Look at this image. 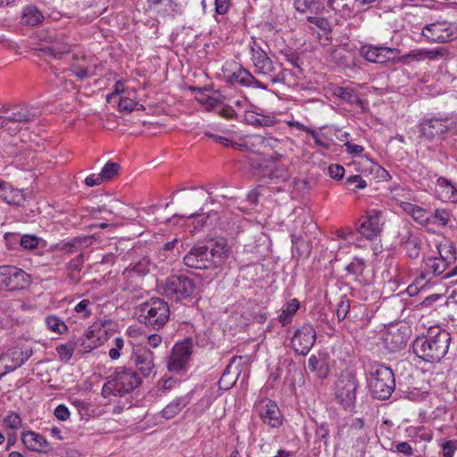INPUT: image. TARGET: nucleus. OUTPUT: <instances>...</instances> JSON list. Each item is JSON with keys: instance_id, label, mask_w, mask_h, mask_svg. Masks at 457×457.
I'll return each mask as SVG.
<instances>
[{"instance_id": "nucleus-25", "label": "nucleus", "mask_w": 457, "mask_h": 457, "mask_svg": "<svg viewBox=\"0 0 457 457\" xmlns=\"http://www.w3.org/2000/svg\"><path fill=\"white\" fill-rule=\"evenodd\" d=\"M229 254L230 249L227 241L224 238H219L213 242L212 248L209 250L210 263L219 266L228 258Z\"/></svg>"}, {"instance_id": "nucleus-10", "label": "nucleus", "mask_w": 457, "mask_h": 457, "mask_svg": "<svg viewBox=\"0 0 457 457\" xmlns=\"http://www.w3.org/2000/svg\"><path fill=\"white\" fill-rule=\"evenodd\" d=\"M255 411L262 422L271 428H278L282 426L284 417L278 404L269 399L262 398L255 404Z\"/></svg>"}, {"instance_id": "nucleus-19", "label": "nucleus", "mask_w": 457, "mask_h": 457, "mask_svg": "<svg viewBox=\"0 0 457 457\" xmlns=\"http://www.w3.org/2000/svg\"><path fill=\"white\" fill-rule=\"evenodd\" d=\"M450 129L449 118L424 119L420 124V131L423 137L432 140Z\"/></svg>"}, {"instance_id": "nucleus-20", "label": "nucleus", "mask_w": 457, "mask_h": 457, "mask_svg": "<svg viewBox=\"0 0 457 457\" xmlns=\"http://www.w3.org/2000/svg\"><path fill=\"white\" fill-rule=\"evenodd\" d=\"M132 358L137 370L143 377H149L154 369V353L146 348L133 350Z\"/></svg>"}, {"instance_id": "nucleus-16", "label": "nucleus", "mask_w": 457, "mask_h": 457, "mask_svg": "<svg viewBox=\"0 0 457 457\" xmlns=\"http://www.w3.org/2000/svg\"><path fill=\"white\" fill-rule=\"evenodd\" d=\"M191 343L185 340L173 346L168 361V370L171 372L179 373L186 370L187 363L191 355Z\"/></svg>"}, {"instance_id": "nucleus-51", "label": "nucleus", "mask_w": 457, "mask_h": 457, "mask_svg": "<svg viewBox=\"0 0 457 457\" xmlns=\"http://www.w3.org/2000/svg\"><path fill=\"white\" fill-rule=\"evenodd\" d=\"M4 424L11 429H17L21 426V419L17 413L11 412L4 418Z\"/></svg>"}, {"instance_id": "nucleus-29", "label": "nucleus", "mask_w": 457, "mask_h": 457, "mask_svg": "<svg viewBox=\"0 0 457 457\" xmlns=\"http://www.w3.org/2000/svg\"><path fill=\"white\" fill-rule=\"evenodd\" d=\"M245 121L256 127H271L275 123L273 116L262 115L253 111H246L245 112Z\"/></svg>"}, {"instance_id": "nucleus-24", "label": "nucleus", "mask_w": 457, "mask_h": 457, "mask_svg": "<svg viewBox=\"0 0 457 457\" xmlns=\"http://www.w3.org/2000/svg\"><path fill=\"white\" fill-rule=\"evenodd\" d=\"M195 391L191 390L184 395L177 396L170 401L161 411V416L165 420H171L180 413L193 399Z\"/></svg>"}, {"instance_id": "nucleus-17", "label": "nucleus", "mask_w": 457, "mask_h": 457, "mask_svg": "<svg viewBox=\"0 0 457 457\" xmlns=\"http://www.w3.org/2000/svg\"><path fill=\"white\" fill-rule=\"evenodd\" d=\"M398 50L386 46H375L364 45L360 48V54L368 62L374 63H386L396 57Z\"/></svg>"}, {"instance_id": "nucleus-2", "label": "nucleus", "mask_w": 457, "mask_h": 457, "mask_svg": "<svg viewBox=\"0 0 457 457\" xmlns=\"http://www.w3.org/2000/svg\"><path fill=\"white\" fill-rule=\"evenodd\" d=\"M451 340L448 331L433 326L428 329L426 336L415 339L413 353L424 361L437 362L447 353Z\"/></svg>"}, {"instance_id": "nucleus-22", "label": "nucleus", "mask_w": 457, "mask_h": 457, "mask_svg": "<svg viewBox=\"0 0 457 457\" xmlns=\"http://www.w3.org/2000/svg\"><path fill=\"white\" fill-rule=\"evenodd\" d=\"M228 79L231 83L240 86L257 87L263 90L268 89L267 83L258 80L243 67H239L237 71L228 75Z\"/></svg>"}, {"instance_id": "nucleus-18", "label": "nucleus", "mask_w": 457, "mask_h": 457, "mask_svg": "<svg viewBox=\"0 0 457 457\" xmlns=\"http://www.w3.org/2000/svg\"><path fill=\"white\" fill-rule=\"evenodd\" d=\"M73 45L68 41L63 35L57 36L50 34L46 37V43L41 50L55 59H62L67 54L72 52Z\"/></svg>"}, {"instance_id": "nucleus-64", "label": "nucleus", "mask_w": 457, "mask_h": 457, "mask_svg": "<svg viewBox=\"0 0 457 457\" xmlns=\"http://www.w3.org/2000/svg\"><path fill=\"white\" fill-rule=\"evenodd\" d=\"M345 145L346 147V152L350 154L359 155L364 151V148L361 145L351 144L349 141H346Z\"/></svg>"}, {"instance_id": "nucleus-13", "label": "nucleus", "mask_w": 457, "mask_h": 457, "mask_svg": "<svg viewBox=\"0 0 457 457\" xmlns=\"http://www.w3.org/2000/svg\"><path fill=\"white\" fill-rule=\"evenodd\" d=\"M315 341V328L310 324H304L295 332L291 339V345L298 354L306 355L312 348Z\"/></svg>"}, {"instance_id": "nucleus-23", "label": "nucleus", "mask_w": 457, "mask_h": 457, "mask_svg": "<svg viewBox=\"0 0 457 457\" xmlns=\"http://www.w3.org/2000/svg\"><path fill=\"white\" fill-rule=\"evenodd\" d=\"M1 111L6 114L8 122L29 123L36 119V113L25 105H14L12 107H2Z\"/></svg>"}, {"instance_id": "nucleus-40", "label": "nucleus", "mask_w": 457, "mask_h": 457, "mask_svg": "<svg viewBox=\"0 0 457 457\" xmlns=\"http://www.w3.org/2000/svg\"><path fill=\"white\" fill-rule=\"evenodd\" d=\"M336 95L340 97L341 99L345 100V102H348L350 104H361V100L357 96L355 91L349 87H337L336 90Z\"/></svg>"}, {"instance_id": "nucleus-39", "label": "nucleus", "mask_w": 457, "mask_h": 457, "mask_svg": "<svg viewBox=\"0 0 457 457\" xmlns=\"http://www.w3.org/2000/svg\"><path fill=\"white\" fill-rule=\"evenodd\" d=\"M365 267L364 260L356 257L345 267V270L348 274L353 276L355 279H358L362 275Z\"/></svg>"}, {"instance_id": "nucleus-44", "label": "nucleus", "mask_w": 457, "mask_h": 457, "mask_svg": "<svg viewBox=\"0 0 457 457\" xmlns=\"http://www.w3.org/2000/svg\"><path fill=\"white\" fill-rule=\"evenodd\" d=\"M215 397L210 394L205 393L203 397L193 406L194 411L201 415L213 403Z\"/></svg>"}, {"instance_id": "nucleus-54", "label": "nucleus", "mask_w": 457, "mask_h": 457, "mask_svg": "<svg viewBox=\"0 0 457 457\" xmlns=\"http://www.w3.org/2000/svg\"><path fill=\"white\" fill-rule=\"evenodd\" d=\"M447 54V50L444 47H436L434 49H426V59L438 60Z\"/></svg>"}, {"instance_id": "nucleus-48", "label": "nucleus", "mask_w": 457, "mask_h": 457, "mask_svg": "<svg viewBox=\"0 0 457 457\" xmlns=\"http://www.w3.org/2000/svg\"><path fill=\"white\" fill-rule=\"evenodd\" d=\"M345 184L349 189L353 191H356L357 189H363L367 187L366 181L361 175H353L348 177Z\"/></svg>"}, {"instance_id": "nucleus-34", "label": "nucleus", "mask_w": 457, "mask_h": 457, "mask_svg": "<svg viewBox=\"0 0 457 457\" xmlns=\"http://www.w3.org/2000/svg\"><path fill=\"white\" fill-rule=\"evenodd\" d=\"M180 386V380L173 378V377H168V378H162L160 380L157 381L155 385V389L158 392L160 395H167L171 390H174L178 388Z\"/></svg>"}, {"instance_id": "nucleus-32", "label": "nucleus", "mask_w": 457, "mask_h": 457, "mask_svg": "<svg viewBox=\"0 0 457 457\" xmlns=\"http://www.w3.org/2000/svg\"><path fill=\"white\" fill-rule=\"evenodd\" d=\"M363 427V420L360 418H356L353 420L348 428V436L351 437V439L356 438L357 442H360L362 445H364L367 441Z\"/></svg>"}, {"instance_id": "nucleus-62", "label": "nucleus", "mask_w": 457, "mask_h": 457, "mask_svg": "<svg viewBox=\"0 0 457 457\" xmlns=\"http://www.w3.org/2000/svg\"><path fill=\"white\" fill-rule=\"evenodd\" d=\"M219 115L222 118L231 120L236 117V112L234 111L232 106L226 105L222 107L219 112Z\"/></svg>"}, {"instance_id": "nucleus-56", "label": "nucleus", "mask_w": 457, "mask_h": 457, "mask_svg": "<svg viewBox=\"0 0 457 457\" xmlns=\"http://www.w3.org/2000/svg\"><path fill=\"white\" fill-rule=\"evenodd\" d=\"M426 48L414 49L407 53L403 58L420 62L426 60Z\"/></svg>"}, {"instance_id": "nucleus-61", "label": "nucleus", "mask_w": 457, "mask_h": 457, "mask_svg": "<svg viewBox=\"0 0 457 457\" xmlns=\"http://www.w3.org/2000/svg\"><path fill=\"white\" fill-rule=\"evenodd\" d=\"M396 451L404 454L405 456H411L413 453V449L407 442H401L395 445Z\"/></svg>"}, {"instance_id": "nucleus-46", "label": "nucleus", "mask_w": 457, "mask_h": 457, "mask_svg": "<svg viewBox=\"0 0 457 457\" xmlns=\"http://www.w3.org/2000/svg\"><path fill=\"white\" fill-rule=\"evenodd\" d=\"M450 220V214L446 210H436L433 215L430 214V221L428 223L445 226Z\"/></svg>"}, {"instance_id": "nucleus-43", "label": "nucleus", "mask_w": 457, "mask_h": 457, "mask_svg": "<svg viewBox=\"0 0 457 457\" xmlns=\"http://www.w3.org/2000/svg\"><path fill=\"white\" fill-rule=\"evenodd\" d=\"M351 301L346 296H342L337 303V317L338 321L344 320L346 317L349 318L351 312Z\"/></svg>"}, {"instance_id": "nucleus-63", "label": "nucleus", "mask_w": 457, "mask_h": 457, "mask_svg": "<svg viewBox=\"0 0 457 457\" xmlns=\"http://www.w3.org/2000/svg\"><path fill=\"white\" fill-rule=\"evenodd\" d=\"M8 191L12 193L15 190L12 185L0 179V197H3L4 200H6L9 197V195H6Z\"/></svg>"}, {"instance_id": "nucleus-42", "label": "nucleus", "mask_w": 457, "mask_h": 457, "mask_svg": "<svg viewBox=\"0 0 457 457\" xmlns=\"http://www.w3.org/2000/svg\"><path fill=\"white\" fill-rule=\"evenodd\" d=\"M120 169V166L119 163L108 162L103 167L99 174L102 177L104 182H107L113 179L118 175Z\"/></svg>"}, {"instance_id": "nucleus-28", "label": "nucleus", "mask_w": 457, "mask_h": 457, "mask_svg": "<svg viewBox=\"0 0 457 457\" xmlns=\"http://www.w3.org/2000/svg\"><path fill=\"white\" fill-rule=\"evenodd\" d=\"M402 210L411 216L417 222L427 224L430 221V213L424 208H421L411 202H401Z\"/></svg>"}, {"instance_id": "nucleus-33", "label": "nucleus", "mask_w": 457, "mask_h": 457, "mask_svg": "<svg viewBox=\"0 0 457 457\" xmlns=\"http://www.w3.org/2000/svg\"><path fill=\"white\" fill-rule=\"evenodd\" d=\"M436 187L441 196L457 200V185L451 180L441 177L437 179Z\"/></svg>"}, {"instance_id": "nucleus-21", "label": "nucleus", "mask_w": 457, "mask_h": 457, "mask_svg": "<svg viewBox=\"0 0 457 457\" xmlns=\"http://www.w3.org/2000/svg\"><path fill=\"white\" fill-rule=\"evenodd\" d=\"M185 264L193 269H207L210 264L209 248L205 245H195L184 257Z\"/></svg>"}, {"instance_id": "nucleus-6", "label": "nucleus", "mask_w": 457, "mask_h": 457, "mask_svg": "<svg viewBox=\"0 0 457 457\" xmlns=\"http://www.w3.org/2000/svg\"><path fill=\"white\" fill-rule=\"evenodd\" d=\"M369 385L375 398L379 400L388 399L395 388L393 370L383 364L376 365L371 372Z\"/></svg>"}, {"instance_id": "nucleus-15", "label": "nucleus", "mask_w": 457, "mask_h": 457, "mask_svg": "<svg viewBox=\"0 0 457 457\" xmlns=\"http://www.w3.org/2000/svg\"><path fill=\"white\" fill-rule=\"evenodd\" d=\"M385 222L384 213L381 211L371 210L366 213L358 227L359 233L367 239L379 236Z\"/></svg>"}, {"instance_id": "nucleus-59", "label": "nucleus", "mask_w": 457, "mask_h": 457, "mask_svg": "<svg viewBox=\"0 0 457 457\" xmlns=\"http://www.w3.org/2000/svg\"><path fill=\"white\" fill-rule=\"evenodd\" d=\"M230 6V0H215V12L220 15L228 12Z\"/></svg>"}, {"instance_id": "nucleus-26", "label": "nucleus", "mask_w": 457, "mask_h": 457, "mask_svg": "<svg viewBox=\"0 0 457 457\" xmlns=\"http://www.w3.org/2000/svg\"><path fill=\"white\" fill-rule=\"evenodd\" d=\"M21 440L24 445L35 452H46L49 448V444L45 436L33 431H27L22 433Z\"/></svg>"}, {"instance_id": "nucleus-11", "label": "nucleus", "mask_w": 457, "mask_h": 457, "mask_svg": "<svg viewBox=\"0 0 457 457\" xmlns=\"http://www.w3.org/2000/svg\"><path fill=\"white\" fill-rule=\"evenodd\" d=\"M32 354L29 348L12 346L0 355V378L21 367Z\"/></svg>"}, {"instance_id": "nucleus-60", "label": "nucleus", "mask_w": 457, "mask_h": 457, "mask_svg": "<svg viewBox=\"0 0 457 457\" xmlns=\"http://www.w3.org/2000/svg\"><path fill=\"white\" fill-rule=\"evenodd\" d=\"M84 183L86 184L87 187H95V186H99L102 183H104V180L99 173L98 174H91L85 179Z\"/></svg>"}, {"instance_id": "nucleus-7", "label": "nucleus", "mask_w": 457, "mask_h": 457, "mask_svg": "<svg viewBox=\"0 0 457 457\" xmlns=\"http://www.w3.org/2000/svg\"><path fill=\"white\" fill-rule=\"evenodd\" d=\"M163 294L170 299L181 301L198 294V287L193 278L186 276L170 277L163 287Z\"/></svg>"}, {"instance_id": "nucleus-3", "label": "nucleus", "mask_w": 457, "mask_h": 457, "mask_svg": "<svg viewBox=\"0 0 457 457\" xmlns=\"http://www.w3.org/2000/svg\"><path fill=\"white\" fill-rule=\"evenodd\" d=\"M140 384L141 378L137 371L130 368L120 367L103 386L102 395L104 398L111 395L121 396L132 392Z\"/></svg>"}, {"instance_id": "nucleus-8", "label": "nucleus", "mask_w": 457, "mask_h": 457, "mask_svg": "<svg viewBox=\"0 0 457 457\" xmlns=\"http://www.w3.org/2000/svg\"><path fill=\"white\" fill-rule=\"evenodd\" d=\"M421 35L435 43H446L457 38V25L445 20L437 21L423 27Z\"/></svg>"}, {"instance_id": "nucleus-38", "label": "nucleus", "mask_w": 457, "mask_h": 457, "mask_svg": "<svg viewBox=\"0 0 457 457\" xmlns=\"http://www.w3.org/2000/svg\"><path fill=\"white\" fill-rule=\"evenodd\" d=\"M75 349L76 343L73 341H70L56 346V353L61 361L67 362L71 359Z\"/></svg>"}, {"instance_id": "nucleus-57", "label": "nucleus", "mask_w": 457, "mask_h": 457, "mask_svg": "<svg viewBox=\"0 0 457 457\" xmlns=\"http://www.w3.org/2000/svg\"><path fill=\"white\" fill-rule=\"evenodd\" d=\"M328 173L332 179L339 180L344 177L345 169L342 165L331 164L328 167Z\"/></svg>"}, {"instance_id": "nucleus-9", "label": "nucleus", "mask_w": 457, "mask_h": 457, "mask_svg": "<svg viewBox=\"0 0 457 457\" xmlns=\"http://www.w3.org/2000/svg\"><path fill=\"white\" fill-rule=\"evenodd\" d=\"M29 283V276L24 270L15 266H0V290H20Z\"/></svg>"}, {"instance_id": "nucleus-52", "label": "nucleus", "mask_w": 457, "mask_h": 457, "mask_svg": "<svg viewBox=\"0 0 457 457\" xmlns=\"http://www.w3.org/2000/svg\"><path fill=\"white\" fill-rule=\"evenodd\" d=\"M438 445L442 449L444 457H453L455 451H457L453 440H441L438 442Z\"/></svg>"}, {"instance_id": "nucleus-53", "label": "nucleus", "mask_w": 457, "mask_h": 457, "mask_svg": "<svg viewBox=\"0 0 457 457\" xmlns=\"http://www.w3.org/2000/svg\"><path fill=\"white\" fill-rule=\"evenodd\" d=\"M124 346V340L122 337H115L113 340V346L109 350V357L112 360H117L120 356V351Z\"/></svg>"}, {"instance_id": "nucleus-14", "label": "nucleus", "mask_w": 457, "mask_h": 457, "mask_svg": "<svg viewBox=\"0 0 457 457\" xmlns=\"http://www.w3.org/2000/svg\"><path fill=\"white\" fill-rule=\"evenodd\" d=\"M380 345L388 352L402 350L407 344L406 334L397 326H390L380 332Z\"/></svg>"}, {"instance_id": "nucleus-37", "label": "nucleus", "mask_w": 457, "mask_h": 457, "mask_svg": "<svg viewBox=\"0 0 457 457\" xmlns=\"http://www.w3.org/2000/svg\"><path fill=\"white\" fill-rule=\"evenodd\" d=\"M368 309L364 304L353 303L351 308L349 320L353 322H364L368 319Z\"/></svg>"}, {"instance_id": "nucleus-35", "label": "nucleus", "mask_w": 457, "mask_h": 457, "mask_svg": "<svg viewBox=\"0 0 457 457\" xmlns=\"http://www.w3.org/2000/svg\"><path fill=\"white\" fill-rule=\"evenodd\" d=\"M46 328L58 335H63L68 331L66 323L56 315H48L45 319Z\"/></svg>"}, {"instance_id": "nucleus-5", "label": "nucleus", "mask_w": 457, "mask_h": 457, "mask_svg": "<svg viewBox=\"0 0 457 457\" xmlns=\"http://www.w3.org/2000/svg\"><path fill=\"white\" fill-rule=\"evenodd\" d=\"M252 61L255 72L271 84L284 83L287 70L276 72V67L266 52L255 42L251 45Z\"/></svg>"}, {"instance_id": "nucleus-41", "label": "nucleus", "mask_w": 457, "mask_h": 457, "mask_svg": "<svg viewBox=\"0 0 457 457\" xmlns=\"http://www.w3.org/2000/svg\"><path fill=\"white\" fill-rule=\"evenodd\" d=\"M94 306V301L83 299L74 306L73 311L79 314V317L87 319L92 314Z\"/></svg>"}, {"instance_id": "nucleus-47", "label": "nucleus", "mask_w": 457, "mask_h": 457, "mask_svg": "<svg viewBox=\"0 0 457 457\" xmlns=\"http://www.w3.org/2000/svg\"><path fill=\"white\" fill-rule=\"evenodd\" d=\"M118 108L120 112H131L133 110H143L144 106L137 103H135L129 97L120 98L119 101Z\"/></svg>"}, {"instance_id": "nucleus-4", "label": "nucleus", "mask_w": 457, "mask_h": 457, "mask_svg": "<svg viewBox=\"0 0 457 457\" xmlns=\"http://www.w3.org/2000/svg\"><path fill=\"white\" fill-rule=\"evenodd\" d=\"M136 313L141 322L154 329H160L168 321L170 311L163 299L154 297L139 304Z\"/></svg>"}, {"instance_id": "nucleus-31", "label": "nucleus", "mask_w": 457, "mask_h": 457, "mask_svg": "<svg viewBox=\"0 0 457 457\" xmlns=\"http://www.w3.org/2000/svg\"><path fill=\"white\" fill-rule=\"evenodd\" d=\"M294 7L301 13L318 14L321 10L319 0H294Z\"/></svg>"}, {"instance_id": "nucleus-50", "label": "nucleus", "mask_w": 457, "mask_h": 457, "mask_svg": "<svg viewBox=\"0 0 457 457\" xmlns=\"http://www.w3.org/2000/svg\"><path fill=\"white\" fill-rule=\"evenodd\" d=\"M20 244L24 249L32 250L37 247L39 238L34 235H23L20 239Z\"/></svg>"}, {"instance_id": "nucleus-30", "label": "nucleus", "mask_w": 457, "mask_h": 457, "mask_svg": "<svg viewBox=\"0 0 457 457\" xmlns=\"http://www.w3.org/2000/svg\"><path fill=\"white\" fill-rule=\"evenodd\" d=\"M300 307V302L296 299H291L282 308V312L278 316V320L282 326H287L291 323L293 317L297 312Z\"/></svg>"}, {"instance_id": "nucleus-55", "label": "nucleus", "mask_w": 457, "mask_h": 457, "mask_svg": "<svg viewBox=\"0 0 457 457\" xmlns=\"http://www.w3.org/2000/svg\"><path fill=\"white\" fill-rule=\"evenodd\" d=\"M54 414L56 419L62 421H66L70 419L71 413L65 404H59L54 409Z\"/></svg>"}, {"instance_id": "nucleus-45", "label": "nucleus", "mask_w": 457, "mask_h": 457, "mask_svg": "<svg viewBox=\"0 0 457 457\" xmlns=\"http://www.w3.org/2000/svg\"><path fill=\"white\" fill-rule=\"evenodd\" d=\"M410 435L415 438L416 441H427L432 440V433L424 427L412 428L410 430Z\"/></svg>"}, {"instance_id": "nucleus-58", "label": "nucleus", "mask_w": 457, "mask_h": 457, "mask_svg": "<svg viewBox=\"0 0 457 457\" xmlns=\"http://www.w3.org/2000/svg\"><path fill=\"white\" fill-rule=\"evenodd\" d=\"M331 58L334 62H336L338 65L344 67H349L350 63L346 58V56L340 51L335 50L331 54Z\"/></svg>"}, {"instance_id": "nucleus-1", "label": "nucleus", "mask_w": 457, "mask_h": 457, "mask_svg": "<svg viewBox=\"0 0 457 457\" xmlns=\"http://www.w3.org/2000/svg\"><path fill=\"white\" fill-rule=\"evenodd\" d=\"M432 253L423 258L421 271L417 283L424 281L423 287L434 276L441 275L447 267L456 260L457 252L454 245L448 238L437 237L429 241Z\"/></svg>"}, {"instance_id": "nucleus-12", "label": "nucleus", "mask_w": 457, "mask_h": 457, "mask_svg": "<svg viewBox=\"0 0 457 457\" xmlns=\"http://www.w3.org/2000/svg\"><path fill=\"white\" fill-rule=\"evenodd\" d=\"M357 379L353 373H345L337 384L336 396L345 407H350L356 398Z\"/></svg>"}, {"instance_id": "nucleus-49", "label": "nucleus", "mask_w": 457, "mask_h": 457, "mask_svg": "<svg viewBox=\"0 0 457 457\" xmlns=\"http://www.w3.org/2000/svg\"><path fill=\"white\" fill-rule=\"evenodd\" d=\"M406 253L411 259H416L420 256V247L416 238H410L405 244Z\"/></svg>"}, {"instance_id": "nucleus-36", "label": "nucleus", "mask_w": 457, "mask_h": 457, "mask_svg": "<svg viewBox=\"0 0 457 457\" xmlns=\"http://www.w3.org/2000/svg\"><path fill=\"white\" fill-rule=\"evenodd\" d=\"M43 18L40 11L35 6H27L23 10L22 22L27 25L35 26L41 22Z\"/></svg>"}, {"instance_id": "nucleus-27", "label": "nucleus", "mask_w": 457, "mask_h": 457, "mask_svg": "<svg viewBox=\"0 0 457 457\" xmlns=\"http://www.w3.org/2000/svg\"><path fill=\"white\" fill-rule=\"evenodd\" d=\"M180 194L179 197L187 198V199H212L213 197H218V195H214L213 192L205 189L204 187H193L190 189L181 188L178 191H175L171 194L170 197H175L176 195ZM220 197H226V195H220Z\"/></svg>"}]
</instances>
